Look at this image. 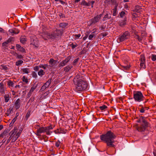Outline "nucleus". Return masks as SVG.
Returning a JSON list of instances; mask_svg holds the SVG:
<instances>
[{
    "instance_id": "obj_1",
    "label": "nucleus",
    "mask_w": 156,
    "mask_h": 156,
    "mask_svg": "<svg viewBox=\"0 0 156 156\" xmlns=\"http://www.w3.org/2000/svg\"><path fill=\"white\" fill-rule=\"evenodd\" d=\"M73 82L76 85V89L77 91H82L85 90L88 86L87 81L80 75H76L74 78Z\"/></svg>"
},
{
    "instance_id": "obj_14",
    "label": "nucleus",
    "mask_w": 156,
    "mask_h": 156,
    "mask_svg": "<svg viewBox=\"0 0 156 156\" xmlns=\"http://www.w3.org/2000/svg\"><path fill=\"white\" fill-rule=\"evenodd\" d=\"M140 119L141 124H143L144 125H148V123L145 120L144 117L141 116L140 117Z\"/></svg>"
},
{
    "instance_id": "obj_15",
    "label": "nucleus",
    "mask_w": 156,
    "mask_h": 156,
    "mask_svg": "<svg viewBox=\"0 0 156 156\" xmlns=\"http://www.w3.org/2000/svg\"><path fill=\"white\" fill-rule=\"evenodd\" d=\"M81 5L87 6H89L90 5V2L89 1L88 2H87L83 0L81 2Z\"/></svg>"
},
{
    "instance_id": "obj_32",
    "label": "nucleus",
    "mask_w": 156,
    "mask_h": 156,
    "mask_svg": "<svg viewBox=\"0 0 156 156\" xmlns=\"http://www.w3.org/2000/svg\"><path fill=\"white\" fill-rule=\"evenodd\" d=\"M95 36L94 32H92L89 36L88 39L90 40H92V38Z\"/></svg>"
},
{
    "instance_id": "obj_17",
    "label": "nucleus",
    "mask_w": 156,
    "mask_h": 156,
    "mask_svg": "<svg viewBox=\"0 0 156 156\" xmlns=\"http://www.w3.org/2000/svg\"><path fill=\"white\" fill-rule=\"evenodd\" d=\"M126 19L125 18L123 20H120L119 22V25L122 27H123L126 24Z\"/></svg>"
},
{
    "instance_id": "obj_10",
    "label": "nucleus",
    "mask_w": 156,
    "mask_h": 156,
    "mask_svg": "<svg viewBox=\"0 0 156 156\" xmlns=\"http://www.w3.org/2000/svg\"><path fill=\"white\" fill-rule=\"evenodd\" d=\"M57 61L54 60L53 58H51L49 61V63L50 67H53L54 65H57Z\"/></svg>"
},
{
    "instance_id": "obj_51",
    "label": "nucleus",
    "mask_w": 156,
    "mask_h": 156,
    "mask_svg": "<svg viewBox=\"0 0 156 156\" xmlns=\"http://www.w3.org/2000/svg\"><path fill=\"white\" fill-rule=\"evenodd\" d=\"M32 75L33 77L35 78L37 77V75L35 72H33L32 73Z\"/></svg>"
},
{
    "instance_id": "obj_23",
    "label": "nucleus",
    "mask_w": 156,
    "mask_h": 156,
    "mask_svg": "<svg viewBox=\"0 0 156 156\" xmlns=\"http://www.w3.org/2000/svg\"><path fill=\"white\" fill-rule=\"evenodd\" d=\"M140 64H144V62L145 60V57L144 55H141L140 56Z\"/></svg>"
},
{
    "instance_id": "obj_59",
    "label": "nucleus",
    "mask_w": 156,
    "mask_h": 156,
    "mask_svg": "<svg viewBox=\"0 0 156 156\" xmlns=\"http://www.w3.org/2000/svg\"><path fill=\"white\" fill-rule=\"evenodd\" d=\"M140 111L141 113H143L144 112V108H141V109L140 110Z\"/></svg>"
},
{
    "instance_id": "obj_19",
    "label": "nucleus",
    "mask_w": 156,
    "mask_h": 156,
    "mask_svg": "<svg viewBox=\"0 0 156 156\" xmlns=\"http://www.w3.org/2000/svg\"><path fill=\"white\" fill-rule=\"evenodd\" d=\"M141 7L140 6L136 5L134 10V11H135L138 13L140 12H141Z\"/></svg>"
},
{
    "instance_id": "obj_47",
    "label": "nucleus",
    "mask_w": 156,
    "mask_h": 156,
    "mask_svg": "<svg viewBox=\"0 0 156 156\" xmlns=\"http://www.w3.org/2000/svg\"><path fill=\"white\" fill-rule=\"evenodd\" d=\"M125 13L124 11H122L120 13V16L121 17H123L125 15Z\"/></svg>"
},
{
    "instance_id": "obj_16",
    "label": "nucleus",
    "mask_w": 156,
    "mask_h": 156,
    "mask_svg": "<svg viewBox=\"0 0 156 156\" xmlns=\"http://www.w3.org/2000/svg\"><path fill=\"white\" fill-rule=\"evenodd\" d=\"M9 130L8 129L4 130V132L0 134V136H1L2 138L4 137L7 135V133H9Z\"/></svg>"
},
{
    "instance_id": "obj_56",
    "label": "nucleus",
    "mask_w": 156,
    "mask_h": 156,
    "mask_svg": "<svg viewBox=\"0 0 156 156\" xmlns=\"http://www.w3.org/2000/svg\"><path fill=\"white\" fill-rule=\"evenodd\" d=\"M101 34L102 35L103 37L106 36L107 35V33L106 32H103Z\"/></svg>"
},
{
    "instance_id": "obj_5",
    "label": "nucleus",
    "mask_w": 156,
    "mask_h": 156,
    "mask_svg": "<svg viewBox=\"0 0 156 156\" xmlns=\"http://www.w3.org/2000/svg\"><path fill=\"white\" fill-rule=\"evenodd\" d=\"M42 34L43 37V36H46V37L50 39H53L56 37L54 32L52 33H50L47 32H46L43 33Z\"/></svg>"
},
{
    "instance_id": "obj_38",
    "label": "nucleus",
    "mask_w": 156,
    "mask_h": 156,
    "mask_svg": "<svg viewBox=\"0 0 156 156\" xmlns=\"http://www.w3.org/2000/svg\"><path fill=\"white\" fill-rule=\"evenodd\" d=\"M37 87V86L36 85H33V86L31 87V88L30 91L32 92L34 90L36 89Z\"/></svg>"
},
{
    "instance_id": "obj_57",
    "label": "nucleus",
    "mask_w": 156,
    "mask_h": 156,
    "mask_svg": "<svg viewBox=\"0 0 156 156\" xmlns=\"http://www.w3.org/2000/svg\"><path fill=\"white\" fill-rule=\"evenodd\" d=\"M80 36H81V35L80 34H78L75 35V38H79L80 37Z\"/></svg>"
},
{
    "instance_id": "obj_34",
    "label": "nucleus",
    "mask_w": 156,
    "mask_h": 156,
    "mask_svg": "<svg viewBox=\"0 0 156 156\" xmlns=\"http://www.w3.org/2000/svg\"><path fill=\"white\" fill-rule=\"evenodd\" d=\"M23 62V61L22 60H19L17 61L16 63V66H19L20 64H21Z\"/></svg>"
},
{
    "instance_id": "obj_11",
    "label": "nucleus",
    "mask_w": 156,
    "mask_h": 156,
    "mask_svg": "<svg viewBox=\"0 0 156 156\" xmlns=\"http://www.w3.org/2000/svg\"><path fill=\"white\" fill-rule=\"evenodd\" d=\"M20 100L18 99L15 103V108L16 109H18L20 107Z\"/></svg>"
},
{
    "instance_id": "obj_31",
    "label": "nucleus",
    "mask_w": 156,
    "mask_h": 156,
    "mask_svg": "<svg viewBox=\"0 0 156 156\" xmlns=\"http://www.w3.org/2000/svg\"><path fill=\"white\" fill-rule=\"evenodd\" d=\"M23 73L28 74L29 73V69L28 68H24L22 69Z\"/></svg>"
},
{
    "instance_id": "obj_21",
    "label": "nucleus",
    "mask_w": 156,
    "mask_h": 156,
    "mask_svg": "<svg viewBox=\"0 0 156 156\" xmlns=\"http://www.w3.org/2000/svg\"><path fill=\"white\" fill-rule=\"evenodd\" d=\"M17 131V129L16 127L14 128V129L11 131L9 133V134L15 135Z\"/></svg>"
},
{
    "instance_id": "obj_54",
    "label": "nucleus",
    "mask_w": 156,
    "mask_h": 156,
    "mask_svg": "<svg viewBox=\"0 0 156 156\" xmlns=\"http://www.w3.org/2000/svg\"><path fill=\"white\" fill-rule=\"evenodd\" d=\"M47 87L44 85H43L41 87V90L42 91H43L45 90Z\"/></svg>"
},
{
    "instance_id": "obj_3",
    "label": "nucleus",
    "mask_w": 156,
    "mask_h": 156,
    "mask_svg": "<svg viewBox=\"0 0 156 156\" xmlns=\"http://www.w3.org/2000/svg\"><path fill=\"white\" fill-rule=\"evenodd\" d=\"M133 97L136 101L140 102L143 100L144 97L140 91H136L134 94Z\"/></svg>"
},
{
    "instance_id": "obj_8",
    "label": "nucleus",
    "mask_w": 156,
    "mask_h": 156,
    "mask_svg": "<svg viewBox=\"0 0 156 156\" xmlns=\"http://www.w3.org/2000/svg\"><path fill=\"white\" fill-rule=\"evenodd\" d=\"M46 132L47 133V128L45 127H40L37 130V135H39V133H41Z\"/></svg>"
},
{
    "instance_id": "obj_36",
    "label": "nucleus",
    "mask_w": 156,
    "mask_h": 156,
    "mask_svg": "<svg viewBox=\"0 0 156 156\" xmlns=\"http://www.w3.org/2000/svg\"><path fill=\"white\" fill-rule=\"evenodd\" d=\"M13 83L11 81L9 80L8 82V85L9 86L13 87Z\"/></svg>"
},
{
    "instance_id": "obj_4",
    "label": "nucleus",
    "mask_w": 156,
    "mask_h": 156,
    "mask_svg": "<svg viewBox=\"0 0 156 156\" xmlns=\"http://www.w3.org/2000/svg\"><path fill=\"white\" fill-rule=\"evenodd\" d=\"M130 35L129 32L126 31L125 32L124 34L119 37L118 39L120 41V42H122L125 39H128L129 38Z\"/></svg>"
},
{
    "instance_id": "obj_52",
    "label": "nucleus",
    "mask_w": 156,
    "mask_h": 156,
    "mask_svg": "<svg viewBox=\"0 0 156 156\" xmlns=\"http://www.w3.org/2000/svg\"><path fill=\"white\" fill-rule=\"evenodd\" d=\"M79 59V58H78L75 59L73 61V64L74 65H76V63L78 62Z\"/></svg>"
},
{
    "instance_id": "obj_42",
    "label": "nucleus",
    "mask_w": 156,
    "mask_h": 156,
    "mask_svg": "<svg viewBox=\"0 0 156 156\" xmlns=\"http://www.w3.org/2000/svg\"><path fill=\"white\" fill-rule=\"evenodd\" d=\"M107 108V106H106L105 105H103L102 106H100L99 107L100 108L101 110H102L104 109L105 108Z\"/></svg>"
},
{
    "instance_id": "obj_18",
    "label": "nucleus",
    "mask_w": 156,
    "mask_h": 156,
    "mask_svg": "<svg viewBox=\"0 0 156 156\" xmlns=\"http://www.w3.org/2000/svg\"><path fill=\"white\" fill-rule=\"evenodd\" d=\"M0 92L2 94L4 93V84L2 82L0 83Z\"/></svg>"
},
{
    "instance_id": "obj_28",
    "label": "nucleus",
    "mask_w": 156,
    "mask_h": 156,
    "mask_svg": "<svg viewBox=\"0 0 156 156\" xmlns=\"http://www.w3.org/2000/svg\"><path fill=\"white\" fill-rule=\"evenodd\" d=\"M4 98H5V102H7L9 99V95L8 94H5L4 96Z\"/></svg>"
},
{
    "instance_id": "obj_58",
    "label": "nucleus",
    "mask_w": 156,
    "mask_h": 156,
    "mask_svg": "<svg viewBox=\"0 0 156 156\" xmlns=\"http://www.w3.org/2000/svg\"><path fill=\"white\" fill-rule=\"evenodd\" d=\"M32 93L30 91L27 94V96L28 97H30L32 94Z\"/></svg>"
},
{
    "instance_id": "obj_35",
    "label": "nucleus",
    "mask_w": 156,
    "mask_h": 156,
    "mask_svg": "<svg viewBox=\"0 0 156 156\" xmlns=\"http://www.w3.org/2000/svg\"><path fill=\"white\" fill-rule=\"evenodd\" d=\"M107 2H109L110 1L113 4H116V1L115 0H105Z\"/></svg>"
},
{
    "instance_id": "obj_45",
    "label": "nucleus",
    "mask_w": 156,
    "mask_h": 156,
    "mask_svg": "<svg viewBox=\"0 0 156 156\" xmlns=\"http://www.w3.org/2000/svg\"><path fill=\"white\" fill-rule=\"evenodd\" d=\"M60 143V142L59 140H58V141L56 142L55 145L57 147H58L59 146Z\"/></svg>"
},
{
    "instance_id": "obj_41",
    "label": "nucleus",
    "mask_w": 156,
    "mask_h": 156,
    "mask_svg": "<svg viewBox=\"0 0 156 156\" xmlns=\"http://www.w3.org/2000/svg\"><path fill=\"white\" fill-rule=\"evenodd\" d=\"M22 79L23 81L25 82L26 83H27L28 82L27 79L24 76L23 77Z\"/></svg>"
},
{
    "instance_id": "obj_55",
    "label": "nucleus",
    "mask_w": 156,
    "mask_h": 156,
    "mask_svg": "<svg viewBox=\"0 0 156 156\" xmlns=\"http://www.w3.org/2000/svg\"><path fill=\"white\" fill-rule=\"evenodd\" d=\"M21 46L20 44H16V48L18 50H19V49L21 48Z\"/></svg>"
},
{
    "instance_id": "obj_13",
    "label": "nucleus",
    "mask_w": 156,
    "mask_h": 156,
    "mask_svg": "<svg viewBox=\"0 0 156 156\" xmlns=\"http://www.w3.org/2000/svg\"><path fill=\"white\" fill-rule=\"evenodd\" d=\"M54 32L56 36H60L63 33L62 31L60 30H56L54 31Z\"/></svg>"
},
{
    "instance_id": "obj_43",
    "label": "nucleus",
    "mask_w": 156,
    "mask_h": 156,
    "mask_svg": "<svg viewBox=\"0 0 156 156\" xmlns=\"http://www.w3.org/2000/svg\"><path fill=\"white\" fill-rule=\"evenodd\" d=\"M16 117H15L12 120L10 124V125H12L16 121Z\"/></svg>"
},
{
    "instance_id": "obj_9",
    "label": "nucleus",
    "mask_w": 156,
    "mask_h": 156,
    "mask_svg": "<svg viewBox=\"0 0 156 156\" xmlns=\"http://www.w3.org/2000/svg\"><path fill=\"white\" fill-rule=\"evenodd\" d=\"M100 20V19H99V18H98V17L96 16L94 17V18L90 20V24H95L96 23L98 22Z\"/></svg>"
},
{
    "instance_id": "obj_6",
    "label": "nucleus",
    "mask_w": 156,
    "mask_h": 156,
    "mask_svg": "<svg viewBox=\"0 0 156 156\" xmlns=\"http://www.w3.org/2000/svg\"><path fill=\"white\" fill-rule=\"evenodd\" d=\"M147 126L148 125H144L143 124H141L140 126L137 127L136 129L138 131L143 132L144 131Z\"/></svg>"
},
{
    "instance_id": "obj_7",
    "label": "nucleus",
    "mask_w": 156,
    "mask_h": 156,
    "mask_svg": "<svg viewBox=\"0 0 156 156\" xmlns=\"http://www.w3.org/2000/svg\"><path fill=\"white\" fill-rule=\"evenodd\" d=\"M71 58V57L70 56H68L66 58L65 60H63L60 63L59 65V67H63L65 65L66 63L70 60Z\"/></svg>"
},
{
    "instance_id": "obj_12",
    "label": "nucleus",
    "mask_w": 156,
    "mask_h": 156,
    "mask_svg": "<svg viewBox=\"0 0 156 156\" xmlns=\"http://www.w3.org/2000/svg\"><path fill=\"white\" fill-rule=\"evenodd\" d=\"M9 32L11 34L13 33L16 34H18L20 32V31L18 29L15 28L9 30Z\"/></svg>"
},
{
    "instance_id": "obj_44",
    "label": "nucleus",
    "mask_w": 156,
    "mask_h": 156,
    "mask_svg": "<svg viewBox=\"0 0 156 156\" xmlns=\"http://www.w3.org/2000/svg\"><path fill=\"white\" fill-rule=\"evenodd\" d=\"M89 33L88 32H86V36L83 38V40H85L87 38L88 35L89 34Z\"/></svg>"
},
{
    "instance_id": "obj_49",
    "label": "nucleus",
    "mask_w": 156,
    "mask_h": 156,
    "mask_svg": "<svg viewBox=\"0 0 156 156\" xmlns=\"http://www.w3.org/2000/svg\"><path fill=\"white\" fill-rule=\"evenodd\" d=\"M152 60L153 61L156 60V55H153L152 57Z\"/></svg>"
},
{
    "instance_id": "obj_37",
    "label": "nucleus",
    "mask_w": 156,
    "mask_h": 156,
    "mask_svg": "<svg viewBox=\"0 0 156 156\" xmlns=\"http://www.w3.org/2000/svg\"><path fill=\"white\" fill-rule=\"evenodd\" d=\"M134 37L136 39H137L138 41H141L142 40L141 37H140L138 35H136Z\"/></svg>"
},
{
    "instance_id": "obj_22",
    "label": "nucleus",
    "mask_w": 156,
    "mask_h": 156,
    "mask_svg": "<svg viewBox=\"0 0 156 156\" xmlns=\"http://www.w3.org/2000/svg\"><path fill=\"white\" fill-rule=\"evenodd\" d=\"M51 79H49L46 82L45 84H44V85L47 87H48L49 85L50 84L51 81Z\"/></svg>"
},
{
    "instance_id": "obj_60",
    "label": "nucleus",
    "mask_w": 156,
    "mask_h": 156,
    "mask_svg": "<svg viewBox=\"0 0 156 156\" xmlns=\"http://www.w3.org/2000/svg\"><path fill=\"white\" fill-rule=\"evenodd\" d=\"M21 133V132L20 131L18 132L17 133H16V135L18 137L19 136Z\"/></svg>"
},
{
    "instance_id": "obj_39",
    "label": "nucleus",
    "mask_w": 156,
    "mask_h": 156,
    "mask_svg": "<svg viewBox=\"0 0 156 156\" xmlns=\"http://www.w3.org/2000/svg\"><path fill=\"white\" fill-rule=\"evenodd\" d=\"M18 137L16 136V135H14L12 140V142H14L15 141H16L17 139H18Z\"/></svg>"
},
{
    "instance_id": "obj_27",
    "label": "nucleus",
    "mask_w": 156,
    "mask_h": 156,
    "mask_svg": "<svg viewBox=\"0 0 156 156\" xmlns=\"http://www.w3.org/2000/svg\"><path fill=\"white\" fill-rule=\"evenodd\" d=\"M72 66H67L64 68V70L66 72H68L72 68Z\"/></svg>"
},
{
    "instance_id": "obj_30",
    "label": "nucleus",
    "mask_w": 156,
    "mask_h": 156,
    "mask_svg": "<svg viewBox=\"0 0 156 156\" xmlns=\"http://www.w3.org/2000/svg\"><path fill=\"white\" fill-rule=\"evenodd\" d=\"M44 74V72L42 69H41L38 73V75L41 76H42Z\"/></svg>"
},
{
    "instance_id": "obj_50",
    "label": "nucleus",
    "mask_w": 156,
    "mask_h": 156,
    "mask_svg": "<svg viewBox=\"0 0 156 156\" xmlns=\"http://www.w3.org/2000/svg\"><path fill=\"white\" fill-rule=\"evenodd\" d=\"M13 39H14V38L13 37H10L9 38V39H8V40L7 41L9 43L11 42L12 41H13Z\"/></svg>"
},
{
    "instance_id": "obj_61",
    "label": "nucleus",
    "mask_w": 156,
    "mask_h": 156,
    "mask_svg": "<svg viewBox=\"0 0 156 156\" xmlns=\"http://www.w3.org/2000/svg\"><path fill=\"white\" fill-rule=\"evenodd\" d=\"M34 69L35 70L37 71L39 69V68L38 66H36L34 67Z\"/></svg>"
},
{
    "instance_id": "obj_25",
    "label": "nucleus",
    "mask_w": 156,
    "mask_h": 156,
    "mask_svg": "<svg viewBox=\"0 0 156 156\" xmlns=\"http://www.w3.org/2000/svg\"><path fill=\"white\" fill-rule=\"evenodd\" d=\"M117 5H116L114 8L113 9V16H115L117 14Z\"/></svg>"
},
{
    "instance_id": "obj_48",
    "label": "nucleus",
    "mask_w": 156,
    "mask_h": 156,
    "mask_svg": "<svg viewBox=\"0 0 156 156\" xmlns=\"http://www.w3.org/2000/svg\"><path fill=\"white\" fill-rule=\"evenodd\" d=\"M16 57L18 58L21 59L23 57V56L21 55H19L17 54H16Z\"/></svg>"
},
{
    "instance_id": "obj_26",
    "label": "nucleus",
    "mask_w": 156,
    "mask_h": 156,
    "mask_svg": "<svg viewBox=\"0 0 156 156\" xmlns=\"http://www.w3.org/2000/svg\"><path fill=\"white\" fill-rule=\"evenodd\" d=\"M111 18V16H109L108 14H106L103 18V20L105 21L108 19H109Z\"/></svg>"
},
{
    "instance_id": "obj_20",
    "label": "nucleus",
    "mask_w": 156,
    "mask_h": 156,
    "mask_svg": "<svg viewBox=\"0 0 156 156\" xmlns=\"http://www.w3.org/2000/svg\"><path fill=\"white\" fill-rule=\"evenodd\" d=\"M45 127L47 128V134L48 135H50L51 132L49 131V130L52 129L53 128L51 126L46 127Z\"/></svg>"
},
{
    "instance_id": "obj_29",
    "label": "nucleus",
    "mask_w": 156,
    "mask_h": 156,
    "mask_svg": "<svg viewBox=\"0 0 156 156\" xmlns=\"http://www.w3.org/2000/svg\"><path fill=\"white\" fill-rule=\"evenodd\" d=\"M26 39L24 37H21L20 38V42L24 44L26 41Z\"/></svg>"
},
{
    "instance_id": "obj_63",
    "label": "nucleus",
    "mask_w": 156,
    "mask_h": 156,
    "mask_svg": "<svg viewBox=\"0 0 156 156\" xmlns=\"http://www.w3.org/2000/svg\"><path fill=\"white\" fill-rule=\"evenodd\" d=\"M143 64H140V67L143 68L144 69L145 68V66H143Z\"/></svg>"
},
{
    "instance_id": "obj_40",
    "label": "nucleus",
    "mask_w": 156,
    "mask_h": 156,
    "mask_svg": "<svg viewBox=\"0 0 156 156\" xmlns=\"http://www.w3.org/2000/svg\"><path fill=\"white\" fill-rule=\"evenodd\" d=\"M18 51L26 53L25 49L22 47H21V48L19 49Z\"/></svg>"
},
{
    "instance_id": "obj_53",
    "label": "nucleus",
    "mask_w": 156,
    "mask_h": 156,
    "mask_svg": "<svg viewBox=\"0 0 156 156\" xmlns=\"http://www.w3.org/2000/svg\"><path fill=\"white\" fill-rule=\"evenodd\" d=\"M71 47L73 49L75 48L78 45L77 44H74L73 43H72L71 45Z\"/></svg>"
},
{
    "instance_id": "obj_2",
    "label": "nucleus",
    "mask_w": 156,
    "mask_h": 156,
    "mask_svg": "<svg viewBox=\"0 0 156 156\" xmlns=\"http://www.w3.org/2000/svg\"><path fill=\"white\" fill-rule=\"evenodd\" d=\"M116 137V136L111 131H108L105 134L101 135L100 136V139L104 141L108 146L114 147V143L113 139Z\"/></svg>"
},
{
    "instance_id": "obj_33",
    "label": "nucleus",
    "mask_w": 156,
    "mask_h": 156,
    "mask_svg": "<svg viewBox=\"0 0 156 156\" xmlns=\"http://www.w3.org/2000/svg\"><path fill=\"white\" fill-rule=\"evenodd\" d=\"M9 43L7 41H5L2 43V46L4 47V48H5L7 46V45Z\"/></svg>"
},
{
    "instance_id": "obj_64",
    "label": "nucleus",
    "mask_w": 156,
    "mask_h": 156,
    "mask_svg": "<svg viewBox=\"0 0 156 156\" xmlns=\"http://www.w3.org/2000/svg\"><path fill=\"white\" fill-rule=\"evenodd\" d=\"M40 68H42L44 69H45V67L43 65H41L40 66Z\"/></svg>"
},
{
    "instance_id": "obj_62",
    "label": "nucleus",
    "mask_w": 156,
    "mask_h": 156,
    "mask_svg": "<svg viewBox=\"0 0 156 156\" xmlns=\"http://www.w3.org/2000/svg\"><path fill=\"white\" fill-rule=\"evenodd\" d=\"M12 139L11 137H9V139L7 140L6 142V144H8L10 142V140Z\"/></svg>"
},
{
    "instance_id": "obj_46",
    "label": "nucleus",
    "mask_w": 156,
    "mask_h": 156,
    "mask_svg": "<svg viewBox=\"0 0 156 156\" xmlns=\"http://www.w3.org/2000/svg\"><path fill=\"white\" fill-rule=\"evenodd\" d=\"M30 111H29L27 113V114L26 115V118L27 119L28 117L30 116Z\"/></svg>"
},
{
    "instance_id": "obj_24",
    "label": "nucleus",
    "mask_w": 156,
    "mask_h": 156,
    "mask_svg": "<svg viewBox=\"0 0 156 156\" xmlns=\"http://www.w3.org/2000/svg\"><path fill=\"white\" fill-rule=\"evenodd\" d=\"M68 25V23H62L59 24V26L60 27L62 28H65Z\"/></svg>"
}]
</instances>
